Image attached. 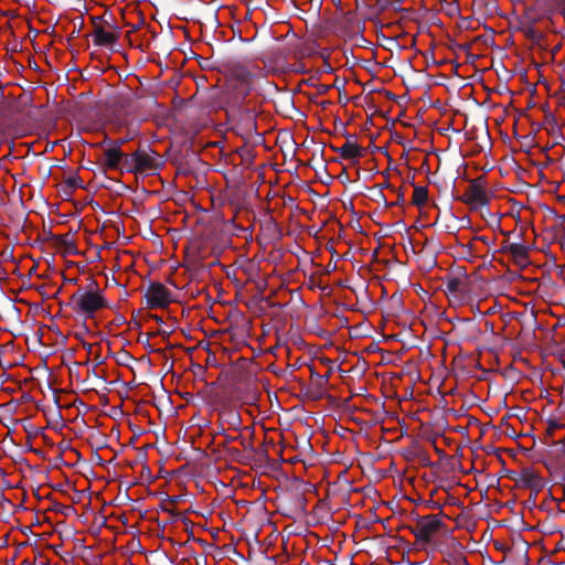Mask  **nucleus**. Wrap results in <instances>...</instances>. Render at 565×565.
Listing matches in <instances>:
<instances>
[{"label":"nucleus","mask_w":565,"mask_h":565,"mask_svg":"<svg viewBox=\"0 0 565 565\" xmlns=\"http://www.w3.org/2000/svg\"><path fill=\"white\" fill-rule=\"evenodd\" d=\"M353 493V481L348 477V470L339 472L338 479L330 484L329 495L333 503L339 507H350Z\"/></svg>","instance_id":"4"},{"label":"nucleus","mask_w":565,"mask_h":565,"mask_svg":"<svg viewBox=\"0 0 565 565\" xmlns=\"http://www.w3.org/2000/svg\"><path fill=\"white\" fill-rule=\"evenodd\" d=\"M355 298H358V297L355 296ZM358 305H359V299H355V313L358 311H362V313L365 315L366 312H370L372 310V308H373V303L372 302H367L364 306V308H362V309L358 308Z\"/></svg>","instance_id":"16"},{"label":"nucleus","mask_w":565,"mask_h":565,"mask_svg":"<svg viewBox=\"0 0 565 565\" xmlns=\"http://www.w3.org/2000/svg\"><path fill=\"white\" fill-rule=\"evenodd\" d=\"M355 85H361V87H362L361 94L360 95L355 94V97H354L355 107L369 105V104L375 102L374 89L370 88L369 84L361 83V79L356 73H355Z\"/></svg>","instance_id":"10"},{"label":"nucleus","mask_w":565,"mask_h":565,"mask_svg":"<svg viewBox=\"0 0 565 565\" xmlns=\"http://www.w3.org/2000/svg\"><path fill=\"white\" fill-rule=\"evenodd\" d=\"M342 150H343V154L347 158H353V145L349 140L342 147Z\"/></svg>","instance_id":"15"},{"label":"nucleus","mask_w":565,"mask_h":565,"mask_svg":"<svg viewBox=\"0 0 565 565\" xmlns=\"http://www.w3.org/2000/svg\"><path fill=\"white\" fill-rule=\"evenodd\" d=\"M126 157L120 149V145H111L103 151V166L108 170H117L121 163L125 166Z\"/></svg>","instance_id":"8"},{"label":"nucleus","mask_w":565,"mask_h":565,"mask_svg":"<svg viewBox=\"0 0 565 565\" xmlns=\"http://www.w3.org/2000/svg\"><path fill=\"white\" fill-rule=\"evenodd\" d=\"M71 306L74 311L85 318H93L95 313L108 306L98 287L92 282L86 287L78 288L71 296Z\"/></svg>","instance_id":"1"},{"label":"nucleus","mask_w":565,"mask_h":565,"mask_svg":"<svg viewBox=\"0 0 565 565\" xmlns=\"http://www.w3.org/2000/svg\"><path fill=\"white\" fill-rule=\"evenodd\" d=\"M146 299L149 307H167L172 301L170 290L160 282H151L146 290Z\"/></svg>","instance_id":"6"},{"label":"nucleus","mask_w":565,"mask_h":565,"mask_svg":"<svg viewBox=\"0 0 565 565\" xmlns=\"http://www.w3.org/2000/svg\"><path fill=\"white\" fill-rule=\"evenodd\" d=\"M465 202L473 207L487 204L488 195L486 189L478 181H473L463 194Z\"/></svg>","instance_id":"9"},{"label":"nucleus","mask_w":565,"mask_h":565,"mask_svg":"<svg viewBox=\"0 0 565 565\" xmlns=\"http://www.w3.org/2000/svg\"><path fill=\"white\" fill-rule=\"evenodd\" d=\"M244 130L246 134H252L256 130L255 115L253 111H246L244 114Z\"/></svg>","instance_id":"12"},{"label":"nucleus","mask_w":565,"mask_h":565,"mask_svg":"<svg viewBox=\"0 0 565 565\" xmlns=\"http://www.w3.org/2000/svg\"><path fill=\"white\" fill-rule=\"evenodd\" d=\"M508 250L516 259H525L527 256V248L520 243L510 244Z\"/></svg>","instance_id":"11"},{"label":"nucleus","mask_w":565,"mask_h":565,"mask_svg":"<svg viewBox=\"0 0 565 565\" xmlns=\"http://www.w3.org/2000/svg\"><path fill=\"white\" fill-rule=\"evenodd\" d=\"M441 524L443 522L435 515L422 516L415 524L414 534L419 541L430 542Z\"/></svg>","instance_id":"5"},{"label":"nucleus","mask_w":565,"mask_h":565,"mask_svg":"<svg viewBox=\"0 0 565 565\" xmlns=\"http://www.w3.org/2000/svg\"><path fill=\"white\" fill-rule=\"evenodd\" d=\"M339 178H341L342 180H345V181H350V179H349V174H348V172H347V171H344L343 173H341V174L339 175Z\"/></svg>","instance_id":"19"},{"label":"nucleus","mask_w":565,"mask_h":565,"mask_svg":"<svg viewBox=\"0 0 565 565\" xmlns=\"http://www.w3.org/2000/svg\"><path fill=\"white\" fill-rule=\"evenodd\" d=\"M23 565H31L30 563H23Z\"/></svg>","instance_id":"26"},{"label":"nucleus","mask_w":565,"mask_h":565,"mask_svg":"<svg viewBox=\"0 0 565 565\" xmlns=\"http://www.w3.org/2000/svg\"><path fill=\"white\" fill-rule=\"evenodd\" d=\"M362 287H363V288H366V285H365V281H364V280L362 281Z\"/></svg>","instance_id":"25"},{"label":"nucleus","mask_w":565,"mask_h":565,"mask_svg":"<svg viewBox=\"0 0 565 565\" xmlns=\"http://www.w3.org/2000/svg\"><path fill=\"white\" fill-rule=\"evenodd\" d=\"M354 153H355V157H358V156L360 154V149L358 148V146H356V145H355Z\"/></svg>","instance_id":"23"},{"label":"nucleus","mask_w":565,"mask_h":565,"mask_svg":"<svg viewBox=\"0 0 565 565\" xmlns=\"http://www.w3.org/2000/svg\"><path fill=\"white\" fill-rule=\"evenodd\" d=\"M120 38V30L115 24H108V29L103 23H98L94 28L93 41L98 46H111Z\"/></svg>","instance_id":"7"},{"label":"nucleus","mask_w":565,"mask_h":565,"mask_svg":"<svg viewBox=\"0 0 565 565\" xmlns=\"http://www.w3.org/2000/svg\"><path fill=\"white\" fill-rule=\"evenodd\" d=\"M426 199H427V195H426V190L425 189H423V188L415 189V191H414V201L417 204L425 203Z\"/></svg>","instance_id":"14"},{"label":"nucleus","mask_w":565,"mask_h":565,"mask_svg":"<svg viewBox=\"0 0 565 565\" xmlns=\"http://www.w3.org/2000/svg\"><path fill=\"white\" fill-rule=\"evenodd\" d=\"M354 524H355V527H359V526H362V521L360 520V518H358V515L355 514V521H354Z\"/></svg>","instance_id":"21"},{"label":"nucleus","mask_w":565,"mask_h":565,"mask_svg":"<svg viewBox=\"0 0 565 565\" xmlns=\"http://www.w3.org/2000/svg\"><path fill=\"white\" fill-rule=\"evenodd\" d=\"M345 204H349L351 210L353 211V195L348 198V202H345Z\"/></svg>","instance_id":"20"},{"label":"nucleus","mask_w":565,"mask_h":565,"mask_svg":"<svg viewBox=\"0 0 565 565\" xmlns=\"http://www.w3.org/2000/svg\"><path fill=\"white\" fill-rule=\"evenodd\" d=\"M366 392V388L364 385L355 386V396H362Z\"/></svg>","instance_id":"18"},{"label":"nucleus","mask_w":565,"mask_h":565,"mask_svg":"<svg viewBox=\"0 0 565 565\" xmlns=\"http://www.w3.org/2000/svg\"><path fill=\"white\" fill-rule=\"evenodd\" d=\"M354 493H355V497H356V495L359 494V490H358V489H355V490H354ZM356 500H358V499L355 498V501H356Z\"/></svg>","instance_id":"24"},{"label":"nucleus","mask_w":565,"mask_h":565,"mask_svg":"<svg viewBox=\"0 0 565 565\" xmlns=\"http://www.w3.org/2000/svg\"><path fill=\"white\" fill-rule=\"evenodd\" d=\"M370 332V326L364 322L355 323V337H366Z\"/></svg>","instance_id":"13"},{"label":"nucleus","mask_w":565,"mask_h":565,"mask_svg":"<svg viewBox=\"0 0 565 565\" xmlns=\"http://www.w3.org/2000/svg\"><path fill=\"white\" fill-rule=\"evenodd\" d=\"M337 10L334 13L333 30L337 36L344 40L345 53L353 55V18L351 10L342 4L341 0H333Z\"/></svg>","instance_id":"2"},{"label":"nucleus","mask_w":565,"mask_h":565,"mask_svg":"<svg viewBox=\"0 0 565 565\" xmlns=\"http://www.w3.org/2000/svg\"><path fill=\"white\" fill-rule=\"evenodd\" d=\"M162 163L161 157L151 149H138L125 159V167L135 172L152 173L158 171Z\"/></svg>","instance_id":"3"},{"label":"nucleus","mask_w":565,"mask_h":565,"mask_svg":"<svg viewBox=\"0 0 565 565\" xmlns=\"http://www.w3.org/2000/svg\"><path fill=\"white\" fill-rule=\"evenodd\" d=\"M365 365L366 362L363 359H358L354 364L355 371L364 370Z\"/></svg>","instance_id":"17"},{"label":"nucleus","mask_w":565,"mask_h":565,"mask_svg":"<svg viewBox=\"0 0 565 565\" xmlns=\"http://www.w3.org/2000/svg\"><path fill=\"white\" fill-rule=\"evenodd\" d=\"M361 62L365 63V62H366V58L359 60V58L355 56V62H354L355 67H356L358 65H360V64H361Z\"/></svg>","instance_id":"22"}]
</instances>
